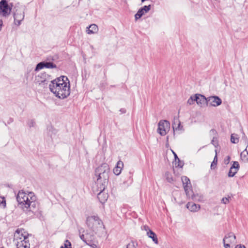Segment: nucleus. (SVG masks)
<instances>
[{
	"label": "nucleus",
	"mask_w": 248,
	"mask_h": 248,
	"mask_svg": "<svg viewBox=\"0 0 248 248\" xmlns=\"http://www.w3.org/2000/svg\"><path fill=\"white\" fill-rule=\"evenodd\" d=\"M231 199V197H226V198H223L222 200V202L225 203V204H226L227 203H228L229 202V201H230V199Z\"/></svg>",
	"instance_id": "obj_27"
},
{
	"label": "nucleus",
	"mask_w": 248,
	"mask_h": 248,
	"mask_svg": "<svg viewBox=\"0 0 248 248\" xmlns=\"http://www.w3.org/2000/svg\"><path fill=\"white\" fill-rule=\"evenodd\" d=\"M14 18L15 20H17V22H19L23 19V16L22 15H20V17H19L18 19H17V15L15 14Z\"/></svg>",
	"instance_id": "obj_30"
},
{
	"label": "nucleus",
	"mask_w": 248,
	"mask_h": 248,
	"mask_svg": "<svg viewBox=\"0 0 248 248\" xmlns=\"http://www.w3.org/2000/svg\"><path fill=\"white\" fill-rule=\"evenodd\" d=\"M124 167V163L121 161H119L117 163L116 166L114 168L113 170V172L116 175H119L121 173L122 169Z\"/></svg>",
	"instance_id": "obj_14"
},
{
	"label": "nucleus",
	"mask_w": 248,
	"mask_h": 248,
	"mask_svg": "<svg viewBox=\"0 0 248 248\" xmlns=\"http://www.w3.org/2000/svg\"><path fill=\"white\" fill-rule=\"evenodd\" d=\"M147 235L149 237L152 238L153 241L155 244H158V240L155 233H154L153 231L149 230L147 232Z\"/></svg>",
	"instance_id": "obj_18"
},
{
	"label": "nucleus",
	"mask_w": 248,
	"mask_h": 248,
	"mask_svg": "<svg viewBox=\"0 0 248 248\" xmlns=\"http://www.w3.org/2000/svg\"><path fill=\"white\" fill-rule=\"evenodd\" d=\"M2 25V21L1 20H0V30H1Z\"/></svg>",
	"instance_id": "obj_33"
},
{
	"label": "nucleus",
	"mask_w": 248,
	"mask_h": 248,
	"mask_svg": "<svg viewBox=\"0 0 248 248\" xmlns=\"http://www.w3.org/2000/svg\"><path fill=\"white\" fill-rule=\"evenodd\" d=\"M49 88L57 97L63 99L70 94V81L67 77L62 76L51 81Z\"/></svg>",
	"instance_id": "obj_1"
},
{
	"label": "nucleus",
	"mask_w": 248,
	"mask_h": 248,
	"mask_svg": "<svg viewBox=\"0 0 248 248\" xmlns=\"http://www.w3.org/2000/svg\"><path fill=\"white\" fill-rule=\"evenodd\" d=\"M238 170L237 169L231 167L228 173V176L229 177H233L237 173Z\"/></svg>",
	"instance_id": "obj_21"
},
{
	"label": "nucleus",
	"mask_w": 248,
	"mask_h": 248,
	"mask_svg": "<svg viewBox=\"0 0 248 248\" xmlns=\"http://www.w3.org/2000/svg\"><path fill=\"white\" fill-rule=\"evenodd\" d=\"M98 27L95 24H92L88 28L87 32L88 34L95 33L98 31Z\"/></svg>",
	"instance_id": "obj_17"
},
{
	"label": "nucleus",
	"mask_w": 248,
	"mask_h": 248,
	"mask_svg": "<svg viewBox=\"0 0 248 248\" xmlns=\"http://www.w3.org/2000/svg\"><path fill=\"white\" fill-rule=\"evenodd\" d=\"M232 168H235V169H237L238 170L239 168V163L238 162H237V161L233 162L232 166Z\"/></svg>",
	"instance_id": "obj_26"
},
{
	"label": "nucleus",
	"mask_w": 248,
	"mask_h": 248,
	"mask_svg": "<svg viewBox=\"0 0 248 248\" xmlns=\"http://www.w3.org/2000/svg\"><path fill=\"white\" fill-rule=\"evenodd\" d=\"M231 141L233 143H237L239 141V138L236 135L232 134L231 135Z\"/></svg>",
	"instance_id": "obj_22"
},
{
	"label": "nucleus",
	"mask_w": 248,
	"mask_h": 248,
	"mask_svg": "<svg viewBox=\"0 0 248 248\" xmlns=\"http://www.w3.org/2000/svg\"><path fill=\"white\" fill-rule=\"evenodd\" d=\"M16 246L17 248H30L28 238L17 241Z\"/></svg>",
	"instance_id": "obj_10"
},
{
	"label": "nucleus",
	"mask_w": 248,
	"mask_h": 248,
	"mask_svg": "<svg viewBox=\"0 0 248 248\" xmlns=\"http://www.w3.org/2000/svg\"><path fill=\"white\" fill-rule=\"evenodd\" d=\"M29 234L24 229H17L14 234V239L17 242L23 239H28Z\"/></svg>",
	"instance_id": "obj_5"
},
{
	"label": "nucleus",
	"mask_w": 248,
	"mask_h": 248,
	"mask_svg": "<svg viewBox=\"0 0 248 248\" xmlns=\"http://www.w3.org/2000/svg\"><path fill=\"white\" fill-rule=\"evenodd\" d=\"M210 104L213 106H217L221 104V99L217 96H211L208 99Z\"/></svg>",
	"instance_id": "obj_11"
},
{
	"label": "nucleus",
	"mask_w": 248,
	"mask_h": 248,
	"mask_svg": "<svg viewBox=\"0 0 248 248\" xmlns=\"http://www.w3.org/2000/svg\"><path fill=\"white\" fill-rule=\"evenodd\" d=\"M61 248H72L71 242L68 240L65 241L64 244L61 246Z\"/></svg>",
	"instance_id": "obj_23"
},
{
	"label": "nucleus",
	"mask_w": 248,
	"mask_h": 248,
	"mask_svg": "<svg viewBox=\"0 0 248 248\" xmlns=\"http://www.w3.org/2000/svg\"><path fill=\"white\" fill-rule=\"evenodd\" d=\"M186 207L187 209H188L191 212L198 211L200 208V207L199 205L196 204L193 202H188L186 205Z\"/></svg>",
	"instance_id": "obj_13"
},
{
	"label": "nucleus",
	"mask_w": 248,
	"mask_h": 248,
	"mask_svg": "<svg viewBox=\"0 0 248 248\" xmlns=\"http://www.w3.org/2000/svg\"><path fill=\"white\" fill-rule=\"evenodd\" d=\"M9 0H1L0 2V14L3 16L8 15L11 11L13 5L8 4Z\"/></svg>",
	"instance_id": "obj_3"
},
{
	"label": "nucleus",
	"mask_w": 248,
	"mask_h": 248,
	"mask_svg": "<svg viewBox=\"0 0 248 248\" xmlns=\"http://www.w3.org/2000/svg\"><path fill=\"white\" fill-rule=\"evenodd\" d=\"M170 127V124L167 121H161L158 124V131L161 135L166 134Z\"/></svg>",
	"instance_id": "obj_6"
},
{
	"label": "nucleus",
	"mask_w": 248,
	"mask_h": 248,
	"mask_svg": "<svg viewBox=\"0 0 248 248\" xmlns=\"http://www.w3.org/2000/svg\"><path fill=\"white\" fill-rule=\"evenodd\" d=\"M80 237L83 240L85 241L86 238L84 237V235L83 234L81 235Z\"/></svg>",
	"instance_id": "obj_32"
},
{
	"label": "nucleus",
	"mask_w": 248,
	"mask_h": 248,
	"mask_svg": "<svg viewBox=\"0 0 248 248\" xmlns=\"http://www.w3.org/2000/svg\"><path fill=\"white\" fill-rule=\"evenodd\" d=\"M241 158L244 161H248V152L247 150L241 153Z\"/></svg>",
	"instance_id": "obj_20"
},
{
	"label": "nucleus",
	"mask_w": 248,
	"mask_h": 248,
	"mask_svg": "<svg viewBox=\"0 0 248 248\" xmlns=\"http://www.w3.org/2000/svg\"><path fill=\"white\" fill-rule=\"evenodd\" d=\"M194 98L198 104L202 105L206 102L205 97L201 94H196Z\"/></svg>",
	"instance_id": "obj_15"
},
{
	"label": "nucleus",
	"mask_w": 248,
	"mask_h": 248,
	"mask_svg": "<svg viewBox=\"0 0 248 248\" xmlns=\"http://www.w3.org/2000/svg\"><path fill=\"white\" fill-rule=\"evenodd\" d=\"M16 199L19 204L28 208L35 202L36 198L33 192L20 190L18 193Z\"/></svg>",
	"instance_id": "obj_2"
},
{
	"label": "nucleus",
	"mask_w": 248,
	"mask_h": 248,
	"mask_svg": "<svg viewBox=\"0 0 248 248\" xmlns=\"http://www.w3.org/2000/svg\"><path fill=\"white\" fill-rule=\"evenodd\" d=\"M195 101L194 96H191L190 99L188 100V103L190 105L193 104Z\"/></svg>",
	"instance_id": "obj_29"
},
{
	"label": "nucleus",
	"mask_w": 248,
	"mask_h": 248,
	"mask_svg": "<svg viewBox=\"0 0 248 248\" xmlns=\"http://www.w3.org/2000/svg\"><path fill=\"white\" fill-rule=\"evenodd\" d=\"M235 239V236L231 233L228 234L224 238V243L226 248L230 247V244L233 243Z\"/></svg>",
	"instance_id": "obj_8"
},
{
	"label": "nucleus",
	"mask_w": 248,
	"mask_h": 248,
	"mask_svg": "<svg viewBox=\"0 0 248 248\" xmlns=\"http://www.w3.org/2000/svg\"><path fill=\"white\" fill-rule=\"evenodd\" d=\"M109 170L108 165L107 164H103L97 169V171L99 173V177L101 178V174L105 172H108Z\"/></svg>",
	"instance_id": "obj_12"
},
{
	"label": "nucleus",
	"mask_w": 248,
	"mask_h": 248,
	"mask_svg": "<svg viewBox=\"0 0 248 248\" xmlns=\"http://www.w3.org/2000/svg\"><path fill=\"white\" fill-rule=\"evenodd\" d=\"M182 181L186 195H189L190 192L191 191V186L189 179L186 176H183L182 177Z\"/></svg>",
	"instance_id": "obj_7"
},
{
	"label": "nucleus",
	"mask_w": 248,
	"mask_h": 248,
	"mask_svg": "<svg viewBox=\"0 0 248 248\" xmlns=\"http://www.w3.org/2000/svg\"><path fill=\"white\" fill-rule=\"evenodd\" d=\"M2 25V21L1 20H0V30H1Z\"/></svg>",
	"instance_id": "obj_34"
},
{
	"label": "nucleus",
	"mask_w": 248,
	"mask_h": 248,
	"mask_svg": "<svg viewBox=\"0 0 248 248\" xmlns=\"http://www.w3.org/2000/svg\"><path fill=\"white\" fill-rule=\"evenodd\" d=\"M6 205V203L4 198L0 196V206L3 208H5Z\"/></svg>",
	"instance_id": "obj_25"
},
{
	"label": "nucleus",
	"mask_w": 248,
	"mask_h": 248,
	"mask_svg": "<svg viewBox=\"0 0 248 248\" xmlns=\"http://www.w3.org/2000/svg\"><path fill=\"white\" fill-rule=\"evenodd\" d=\"M151 5H149L148 6H144L143 8L140 9L135 16V19H138L140 18L151 9Z\"/></svg>",
	"instance_id": "obj_9"
},
{
	"label": "nucleus",
	"mask_w": 248,
	"mask_h": 248,
	"mask_svg": "<svg viewBox=\"0 0 248 248\" xmlns=\"http://www.w3.org/2000/svg\"><path fill=\"white\" fill-rule=\"evenodd\" d=\"M108 196L103 192H101L98 195V198L101 202H104L107 199Z\"/></svg>",
	"instance_id": "obj_19"
},
{
	"label": "nucleus",
	"mask_w": 248,
	"mask_h": 248,
	"mask_svg": "<svg viewBox=\"0 0 248 248\" xmlns=\"http://www.w3.org/2000/svg\"><path fill=\"white\" fill-rule=\"evenodd\" d=\"M235 248H246V247L244 246H242L241 245H237L236 246Z\"/></svg>",
	"instance_id": "obj_31"
},
{
	"label": "nucleus",
	"mask_w": 248,
	"mask_h": 248,
	"mask_svg": "<svg viewBox=\"0 0 248 248\" xmlns=\"http://www.w3.org/2000/svg\"><path fill=\"white\" fill-rule=\"evenodd\" d=\"M52 67V63L51 62H40L37 65L35 70L38 71L44 67L51 68Z\"/></svg>",
	"instance_id": "obj_16"
},
{
	"label": "nucleus",
	"mask_w": 248,
	"mask_h": 248,
	"mask_svg": "<svg viewBox=\"0 0 248 248\" xmlns=\"http://www.w3.org/2000/svg\"><path fill=\"white\" fill-rule=\"evenodd\" d=\"M127 248H136L135 243L133 242L129 243L127 245Z\"/></svg>",
	"instance_id": "obj_28"
},
{
	"label": "nucleus",
	"mask_w": 248,
	"mask_h": 248,
	"mask_svg": "<svg viewBox=\"0 0 248 248\" xmlns=\"http://www.w3.org/2000/svg\"><path fill=\"white\" fill-rule=\"evenodd\" d=\"M227 160H228V162H229V161H230V156H227Z\"/></svg>",
	"instance_id": "obj_35"
},
{
	"label": "nucleus",
	"mask_w": 248,
	"mask_h": 248,
	"mask_svg": "<svg viewBox=\"0 0 248 248\" xmlns=\"http://www.w3.org/2000/svg\"><path fill=\"white\" fill-rule=\"evenodd\" d=\"M217 154L216 155L214 160L211 164V167L212 169H215L216 168L217 165Z\"/></svg>",
	"instance_id": "obj_24"
},
{
	"label": "nucleus",
	"mask_w": 248,
	"mask_h": 248,
	"mask_svg": "<svg viewBox=\"0 0 248 248\" xmlns=\"http://www.w3.org/2000/svg\"><path fill=\"white\" fill-rule=\"evenodd\" d=\"M101 221L96 217H88L87 219V224L89 228L93 230L97 228L100 225Z\"/></svg>",
	"instance_id": "obj_4"
}]
</instances>
